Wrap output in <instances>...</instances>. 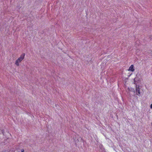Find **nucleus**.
Listing matches in <instances>:
<instances>
[{
    "label": "nucleus",
    "instance_id": "20e7f679",
    "mask_svg": "<svg viewBox=\"0 0 152 152\" xmlns=\"http://www.w3.org/2000/svg\"><path fill=\"white\" fill-rule=\"evenodd\" d=\"M21 152H24V150L23 149H21Z\"/></svg>",
    "mask_w": 152,
    "mask_h": 152
},
{
    "label": "nucleus",
    "instance_id": "f03ea898",
    "mask_svg": "<svg viewBox=\"0 0 152 152\" xmlns=\"http://www.w3.org/2000/svg\"><path fill=\"white\" fill-rule=\"evenodd\" d=\"M134 66L132 64L129 67L128 70L133 72L134 71Z\"/></svg>",
    "mask_w": 152,
    "mask_h": 152
},
{
    "label": "nucleus",
    "instance_id": "f257e3e1",
    "mask_svg": "<svg viewBox=\"0 0 152 152\" xmlns=\"http://www.w3.org/2000/svg\"><path fill=\"white\" fill-rule=\"evenodd\" d=\"M25 55V53H22L21 55L20 56L16 61L15 64L17 66H18L19 65V63L24 59Z\"/></svg>",
    "mask_w": 152,
    "mask_h": 152
},
{
    "label": "nucleus",
    "instance_id": "7ed1b4c3",
    "mask_svg": "<svg viewBox=\"0 0 152 152\" xmlns=\"http://www.w3.org/2000/svg\"><path fill=\"white\" fill-rule=\"evenodd\" d=\"M136 91L137 95L139 96L140 94V88H139V86H136Z\"/></svg>",
    "mask_w": 152,
    "mask_h": 152
},
{
    "label": "nucleus",
    "instance_id": "39448f33",
    "mask_svg": "<svg viewBox=\"0 0 152 152\" xmlns=\"http://www.w3.org/2000/svg\"><path fill=\"white\" fill-rule=\"evenodd\" d=\"M151 108L152 109V104H151L150 106Z\"/></svg>",
    "mask_w": 152,
    "mask_h": 152
}]
</instances>
